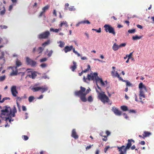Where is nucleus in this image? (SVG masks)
<instances>
[{"mask_svg": "<svg viewBox=\"0 0 154 154\" xmlns=\"http://www.w3.org/2000/svg\"><path fill=\"white\" fill-rule=\"evenodd\" d=\"M94 60H98L99 61L101 62H105L104 61H103L102 60H100V59H97V58H94Z\"/></svg>", "mask_w": 154, "mask_h": 154, "instance_id": "nucleus-56", "label": "nucleus"}, {"mask_svg": "<svg viewBox=\"0 0 154 154\" xmlns=\"http://www.w3.org/2000/svg\"><path fill=\"white\" fill-rule=\"evenodd\" d=\"M126 45V44L125 43H122L120 45H119V47L120 48H121L123 47H125Z\"/></svg>", "mask_w": 154, "mask_h": 154, "instance_id": "nucleus-49", "label": "nucleus"}, {"mask_svg": "<svg viewBox=\"0 0 154 154\" xmlns=\"http://www.w3.org/2000/svg\"><path fill=\"white\" fill-rule=\"evenodd\" d=\"M49 6L48 5H47L44 7L42 8V11L40 14L39 16L40 17H42L44 14L45 12L49 9Z\"/></svg>", "mask_w": 154, "mask_h": 154, "instance_id": "nucleus-15", "label": "nucleus"}, {"mask_svg": "<svg viewBox=\"0 0 154 154\" xmlns=\"http://www.w3.org/2000/svg\"><path fill=\"white\" fill-rule=\"evenodd\" d=\"M7 117H5V121H7L8 120H9V122H11V121H13V120H14L13 119H12V120L11 119V117H8V116H7Z\"/></svg>", "mask_w": 154, "mask_h": 154, "instance_id": "nucleus-32", "label": "nucleus"}, {"mask_svg": "<svg viewBox=\"0 0 154 154\" xmlns=\"http://www.w3.org/2000/svg\"><path fill=\"white\" fill-rule=\"evenodd\" d=\"M96 91L98 93V96L99 99L103 103L108 102L109 100L107 96L105 94L104 92H103L100 93L96 88Z\"/></svg>", "mask_w": 154, "mask_h": 154, "instance_id": "nucleus-4", "label": "nucleus"}, {"mask_svg": "<svg viewBox=\"0 0 154 154\" xmlns=\"http://www.w3.org/2000/svg\"><path fill=\"white\" fill-rule=\"evenodd\" d=\"M140 143L141 145H145V143L144 141H141L140 142Z\"/></svg>", "mask_w": 154, "mask_h": 154, "instance_id": "nucleus-62", "label": "nucleus"}, {"mask_svg": "<svg viewBox=\"0 0 154 154\" xmlns=\"http://www.w3.org/2000/svg\"><path fill=\"white\" fill-rule=\"evenodd\" d=\"M0 11V14L2 15H3L5 12V9L4 6H2V8L1 9H0V11Z\"/></svg>", "mask_w": 154, "mask_h": 154, "instance_id": "nucleus-25", "label": "nucleus"}, {"mask_svg": "<svg viewBox=\"0 0 154 154\" xmlns=\"http://www.w3.org/2000/svg\"><path fill=\"white\" fill-rule=\"evenodd\" d=\"M135 30L134 29H129L128 31V32L129 33H133L135 32Z\"/></svg>", "mask_w": 154, "mask_h": 154, "instance_id": "nucleus-41", "label": "nucleus"}, {"mask_svg": "<svg viewBox=\"0 0 154 154\" xmlns=\"http://www.w3.org/2000/svg\"><path fill=\"white\" fill-rule=\"evenodd\" d=\"M73 48V46L72 45L70 46H66L64 48L63 50L65 53H66L72 50H73V48Z\"/></svg>", "mask_w": 154, "mask_h": 154, "instance_id": "nucleus-14", "label": "nucleus"}, {"mask_svg": "<svg viewBox=\"0 0 154 154\" xmlns=\"http://www.w3.org/2000/svg\"><path fill=\"white\" fill-rule=\"evenodd\" d=\"M88 100L89 102H92L93 101V98L91 96H89L88 98Z\"/></svg>", "mask_w": 154, "mask_h": 154, "instance_id": "nucleus-40", "label": "nucleus"}, {"mask_svg": "<svg viewBox=\"0 0 154 154\" xmlns=\"http://www.w3.org/2000/svg\"><path fill=\"white\" fill-rule=\"evenodd\" d=\"M82 24H90V22L89 20H84L81 21Z\"/></svg>", "mask_w": 154, "mask_h": 154, "instance_id": "nucleus-31", "label": "nucleus"}, {"mask_svg": "<svg viewBox=\"0 0 154 154\" xmlns=\"http://www.w3.org/2000/svg\"><path fill=\"white\" fill-rule=\"evenodd\" d=\"M73 52L75 54H76L78 57H79L80 56V54L78 52L75 50V48H73Z\"/></svg>", "mask_w": 154, "mask_h": 154, "instance_id": "nucleus-39", "label": "nucleus"}, {"mask_svg": "<svg viewBox=\"0 0 154 154\" xmlns=\"http://www.w3.org/2000/svg\"><path fill=\"white\" fill-rule=\"evenodd\" d=\"M0 27L1 28V29H6L8 28L7 26L5 25H1L0 26Z\"/></svg>", "mask_w": 154, "mask_h": 154, "instance_id": "nucleus-48", "label": "nucleus"}, {"mask_svg": "<svg viewBox=\"0 0 154 154\" xmlns=\"http://www.w3.org/2000/svg\"><path fill=\"white\" fill-rule=\"evenodd\" d=\"M22 110L23 111H25L26 110V109L25 106H22Z\"/></svg>", "mask_w": 154, "mask_h": 154, "instance_id": "nucleus-61", "label": "nucleus"}, {"mask_svg": "<svg viewBox=\"0 0 154 154\" xmlns=\"http://www.w3.org/2000/svg\"><path fill=\"white\" fill-rule=\"evenodd\" d=\"M105 30L106 32H109V33H112L115 35L116 32H115L114 29L110 25L108 24H105L104 26Z\"/></svg>", "mask_w": 154, "mask_h": 154, "instance_id": "nucleus-6", "label": "nucleus"}, {"mask_svg": "<svg viewBox=\"0 0 154 154\" xmlns=\"http://www.w3.org/2000/svg\"><path fill=\"white\" fill-rule=\"evenodd\" d=\"M121 108L123 111H126L128 110V107L125 106H122L121 107Z\"/></svg>", "mask_w": 154, "mask_h": 154, "instance_id": "nucleus-28", "label": "nucleus"}, {"mask_svg": "<svg viewBox=\"0 0 154 154\" xmlns=\"http://www.w3.org/2000/svg\"><path fill=\"white\" fill-rule=\"evenodd\" d=\"M50 43V41L49 40H48L47 41L43 43L42 45L44 47H45L47 45H49Z\"/></svg>", "mask_w": 154, "mask_h": 154, "instance_id": "nucleus-30", "label": "nucleus"}, {"mask_svg": "<svg viewBox=\"0 0 154 154\" xmlns=\"http://www.w3.org/2000/svg\"><path fill=\"white\" fill-rule=\"evenodd\" d=\"M44 49V48H42V47H40L38 48L36 50V51L38 54H41L42 51H43ZM41 54H40L37 57H39Z\"/></svg>", "mask_w": 154, "mask_h": 154, "instance_id": "nucleus-20", "label": "nucleus"}, {"mask_svg": "<svg viewBox=\"0 0 154 154\" xmlns=\"http://www.w3.org/2000/svg\"><path fill=\"white\" fill-rule=\"evenodd\" d=\"M53 51L52 50H51L50 51L49 53L48 54V56L49 57H50L51 56L53 53Z\"/></svg>", "mask_w": 154, "mask_h": 154, "instance_id": "nucleus-47", "label": "nucleus"}, {"mask_svg": "<svg viewBox=\"0 0 154 154\" xmlns=\"http://www.w3.org/2000/svg\"><path fill=\"white\" fill-rule=\"evenodd\" d=\"M92 30L96 31L98 33H100L101 32V28H100L98 30L96 29H92Z\"/></svg>", "mask_w": 154, "mask_h": 154, "instance_id": "nucleus-42", "label": "nucleus"}, {"mask_svg": "<svg viewBox=\"0 0 154 154\" xmlns=\"http://www.w3.org/2000/svg\"><path fill=\"white\" fill-rule=\"evenodd\" d=\"M73 66H70V68L71 69V70L73 72H74L75 70L77 68V65L76 63L74 61H73Z\"/></svg>", "mask_w": 154, "mask_h": 154, "instance_id": "nucleus-18", "label": "nucleus"}, {"mask_svg": "<svg viewBox=\"0 0 154 154\" xmlns=\"http://www.w3.org/2000/svg\"><path fill=\"white\" fill-rule=\"evenodd\" d=\"M50 35V32L49 31H47L39 34L38 35V38L39 39H46Z\"/></svg>", "mask_w": 154, "mask_h": 154, "instance_id": "nucleus-8", "label": "nucleus"}, {"mask_svg": "<svg viewBox=\"0 0 154 154\" xmlns=\"http://www.w3.org/2000/svg\"><path fill=\"white\" fill-rule=\"evenodd\" d=\"M139 96L140 99V100L142 99V98H145V96L144 94V92L143 89H140V93Z\"/></svg>", "mask_w": 154, "mask_h": 154, "instance_id": "nucleus-16", "label": "nucleus"}, {"mask_svg": "<svg viewBox=\"0 0 154 154\" xmlns=\"http://www.w3.org/2000/svg\"><path fill=\"white\" fill-rule=\"evenodd\" d=\"M68 8L69 10L71 11H75L76 10L75 8H74V6H70Z\"/></svg>", "mask_w": 154, "mask_h": 154, "instance_id": "nucleus-37", "label": "nucleus"}, {"mask_svg": "<svg viewBox=\"0 0 154 154\" xmlns=\"http://www.w3.org/2000/svg\"><path fill=\"white\" fill-rule=\"evenodd\" d=\"M81 90L80 91H82L83 93L85 92V91L86 89L85 88L83 87L82 86L80 87Z\"/></svg>", "mask_w": 154, "mask_h": 154, "instance_id": "nucleus-46", "label": "nucleus"}, {"mask_svg": "<svg viewBox=\"0 0 154 154\" xmlns=\"http://www.w3.org/2000/svg\"><path fill=\"white\" fill-rule=\"evenodd\" d=\"M90 68H91V67H90V65H88L87 68L86 69H85L83 71V72H87V71H88L90 69Z\"/></svg>", "mask_w": 154, "mask_h": 154, "instance_id": "nucleus-36", "label": "nucleus"}, {"mask_svg": "<svg viewBox=\"0 0 154 154\" xmlns=\"http://www.w3.org/2000/svg\"><path fill=\"white\" fill-rule=\"evenodd\" d=\"M151 133L149 132L144 131L143 132V135L144 137H145L149 136L151 135Z\"/></svg>", "mask_w": 154, "mask_h": 154, "instance_id": "nucleus-24", "label": "nucleus"}, {"mask_svg": "<svg viewBox=\"0 0 154 154\" xmlns=\"http://www.w3.org/2000/svg\"><path fill=\"white\" fill-rule=\"evenodd\" d=\"M47 60V58L46 57H45L40 59V62L42 63L46 61Z\"/></svg>", "mask_w": 154, "mask_h": 154, "instance_id": "nucleus-44", "label": "nucleus"}, {"mask_svg": "<svg viewBox=\"0 0 154 154\" xmlns=\"http://www.w3.org/2000/svg\"><path fill=\"white\" fill-rule=\"evenodd\" d=\"M35 99L34 97L33 96H31L29 97L28 100L29 102H31L33 100Z\"/></svg>", "mask_w": 154, "mask_h": 154, "instance_id": "nucleus-33", "label": "nucleus"}, {"mask_svg": "<svg viewBox=\"0 0 154 154\" xmlns=\"http://www.w3.org/2000/svg\"><path fill=\"white\" fill-rule=\"evenodd\" d=\"M22 97H17V101H20L21 100V99H22ZM17 105H18V103L17 102Z\"/></svg>", "mask_w": 154, "mask_h": 154, "instance_id": "nucleus-51", "label": "nucleus"}, {"mask_svg": "<svg viewBox=\"0 0 154 154\" xmlns=\"http://www.w3.org/2000/svg\"><path fill=\"white\" fill-rule=\"evenodd\" d=\"M9 68H11L12 69V72L10 74L11 75H17L18 70L17 68L14 66H11Z\"/></svg>", "mask_w": 154, "mask_h": 154, "instance_id": "nucleus-12", "label": "nucleus"}, {"mask_svg": "<svg viewBox=\"0 0 154 154\" xmlns=\"http://www.w3.org/2000/svg\"><path fill=\"white\" fill-rule=\"evenodd\" d=\"M100 83L102 86H104L105 85L104 82H103V80H101V81L100 82Z\"/></svg>", "mask_w": 154, "mask_h": 154, "instance_id": "nucleus-63", "label": "nucleus"}, {"mask_svg": "<svg viewBox=\"0 0 154 154\" xmlns=\"http://www.w3.org/2000/svg\"><path fill=\"white\" fill-rule=\"evenodd\" d=\"M58 30H57V29H54L52 28H51L50 29V32H58Z\"/></svg>", "mask_w": 154, "mask_h": 154, "instance_id": "nucleus-35", "label": "nucleus"}, {"mask_svg": "<svg viewBox=\"0 0 154 154\" xmlns=\"http://www.w3.org/2000/svg\"><path fill=\"white\" fill-rule=\"evenodd\" d=\"M123 115L124 116V117L126 119H128V117L125 113H123Z\"/></svg>", "mask_w": 154, "mask_h": 154, "instance_id": "nucleus-58", "label": "nucleus"}, {"mask_svg": "<svg viewBox=\"0 0 154 154\" xmlns=\"http://www.w3.org/2000/svg\"><path fill=\"white\" fill-rule=\"evenodd\" d=\"M12 3H13V5H16V3L17 2V0H11Z\"/></svg>", "mask_w": 154, "mask_h": 154, "instance_id": "nucleus-52", "label": "nucleus"}, {"mask_svg": "<svg viewBox=\"0 0 154 154\" xmlns=\"http://www.w3.org/2000/svg\"><path fill=\"white\" fill-rule=\"evenodd\" d=\"M131 142H134V140L133 139H128V143L126 144V147L124 145L121 147L117 146L118 149L119 150V154H126L127 150L129 149L131 146Z\"/></svg>", "mask_w": 154, "mask_h": 154, "instance_id": "nucleus-3", "label": "nucleus"}, {"mask_svg": "<svg viewBox=\"0 0 154 154\" xmlns=\"http://www.w3.org/2000/svg\"><path fill=\"white\" fill-rule=\"evenodd\" d=\"M47 66V64L45 63H43L41 64L40 66L42 68H45Z\"/></svg>", "mask_w": 154, "mask_h": 154, "instance_id": "nucleus-45", "label": "nucleus"}, {"mask_svg": "<svg viewBox=\"0 0 154 154\" xmlns=\"http://www.w3.org/2000/svg\"><path fill=\"white\" fill-rule=\"evenodd\" d=\"M83 80L84 82H86V80H94L95 79L96 82L97 86L98 88L101 91L102 90L101 88L98 85L97 82H100L102 79L100 78L98 76L97 73V72H94V73H90V74L88 75L87 78H85V76L83 77Z\"/></svg>", "mask_w": 154, "mask_h": 154, "instance_id": "nucleus-2", "label": "nucleus"}, {"mask_svg": "<svg viewBox=\"0 0 154 154\" xmlns=\"http://www.w3.org/2000/svg\"><path fill=\"white\" fill-rule=\"evenodd\" d=\"M71 136L75 139L78 138V136L77 134L75 129H73L72 131Z\"/></svg>", "mask_w": 154, "mask_h": 154, "instance_id": "nucleus-17", "label": "nucleus"}, {"mask_svg": "<svg viewBox=\"0 0 154 154\" xmlns=\"http://www.w3.org/2000/svg\"><path fill=\"white\" fill-rule=\"evenodd\" d=\"M15 63L16 66L15 67L17 68V67H19L22 65V63L20 60H18V59H17L16 60Z\"/></svg>", "mask_w": 154, "mask_h": 154, "instance_id": "nucleus-19", "label": "nucleus"}, {"mask_svg": "<svg viewBox=\"0 0 154 154\" xmlns=\"http://www.w3.org/2000/svg\"><path fill=\"white\" fill-rule=\"evenodd\" d=\"M22 138L25 140H27L29 139L28 137L26 135H23Z\"/></svg>", "mask_w": 154, "mask_h": 154, "instance_id": "nucleus-38", "label": "nucleus"}, {"mask_svg": "<svg viewBox=\"0 0 154 154\" xmlns=\"http://www.w3.org/2000/svg\"><path fill=\"white\" fill-rule=\"evenodd\" d=\"M125 82H126V86H131L132 85V84L130 83V82H128L127 81H125Z\"/></svg>", "mask_w": 154, "mask_h": 154, "instance_id": "nucleus-43", "label": "nucleus"}, {"mask_svg": "<svg viewBox=\"0 0 154 154\" xmlns=\"http://www.w3.org/2000/svg\"><path fill=\"white\" fill-rule=\"evenodd\" d=\"M133 53V52L131 53L129 55H128V59H129L131 58Z\"/></svg>", "mask_w": 154, "mask_h": 154, "instance_id": "nucleus-60", "label": "nucleus"}, {"mask_svg": "<svg viewBox=\"0 0 154 154\" xmlns=\"http://www.w3.org/2000/svg\"><path fill=\"white\" fill-rule=\"evenodd\" d=\"M142 36H138L137 35L134 36L132 37V39L134 40H136L137 39H139L141 38Z\"/></svg>", "mask_w": 154, "mask_h": 154, "instance_id": "nucleus-26", "label": "nucleus"}, {"mask_svg": "<svg viewBox=\"0 0 154 154\" xmlns=\"http://www.w3.org/2000/svg\"><path fill=\"white\" fill-rule=\"evenodd\" d=\"M75 94L76 95L79 96L81 100L83 102H85L87 101V99L85 97L86 95L81 91H76L75 92Z\"/></svg>", "mask_w": 154, "mask_h": 154, "instance_id": "nucleus-7", "label": "nucleus"}, {"mask_svg": "<svg viewBox=\"0 0 154 154\" xmlns=\"http://www.w3.org/2000/svg\"><path fill=\"white\" fill-rule=\"evenodd\" d=\"M63 25H64L66 27L68 26L67 22L65 21H61L60 24L59 25V27H62Z\"/></svg>", "mask_w": 154, "mask_h": 154, "instance_id": "nucleus-21", "label": "nucleus"}, {"mask_svg": "<svg viewBox=\"0 0 154 154\" xmlns=\"http://www.w3.org/2000/svg\"><path fill=\"white\" fill-rule=\"evenodd\" d=\"M38 85L36 84L35 85L33 86L32 89V90L34 92H36L40 90H41L42 93H43L48 90V88L46 85H44V86H42L41 87L36 86Z\"/></svg>", "mask_w": 154, "mask_h": 154, "instance_id": "nucleus-5", "label": "nucleus"}, {"mask_svg": "<svg viewBox=\"0 0 154 154\" xmlns=\"http://www.w3.org/2000/svg\"><path fill=\"white\" fill-rule=\"evenodd\" d=\"M60 43L59 46L60 48H63L64 47L65 45V43L64 42L62 41H60L59 42H58V43Z\"/></svg>", "mask_w": 154, "mask_h": 154, "instance_id": "nucleus-27", "label": "nucleus"}, {"mask_svg": "<svg viewBox=\"0 0 154 154\" xmlns=\"http://www.w3.org/2000/svg\"><path fill=\"white\" fill-rule=\"evenodd\" d=\"M137 28L140 29H142L143 28V26H142L139 24L137 25Z\"/></svg>", "mask_w": 154, "mask_h": 154, "instance_id": "nucleus-57", "label": "nucleus"}, {"mask_svg": "<svg viewBox=\"0 0 154 154\" xmlns=\"http://www.w3.org/2000/svg\"><path fill=\"white\" fill-rule=\"evenodd\" d=\"M14 5L12 4L10 5L8 8V10L9 11H11Z\"/></svg>", "mask_w": 154, "mask_h": 154, "instance_id": "nucleus-50", "label": "nucleus"}, {"mask_svg": "<svg viewBox=\"0 0 154 154\" xmlns=\"http://www.w3.org/2000/svg\"><path fill=\"white\" fill-rule=\"evenodd\" d=\"M6 79V76L5 75L0 76V82L4 81Z\"/></svg>", "mask_w": 154, "mask_h": 154, "instance_id": "nucleus-34", "label": "nucleus"}, {"mask_svg": "<svg viewBox=\"0 0 154 154\" xmlns=\"http://www.w3.org/2000/svg\"><path fill=\"white\" fill-rule=\"evenodd\" d=\"M112 110L116 115L119 116L121 115V112L115 107H112Z\"/></svg>", "mask_w": 154, "mask_h": 154, "instance_id": "nucleus-13", "label": "nucleus"}, {"mask_svg": "<svg viewBox=\"0 0 154 154\" xmlns=\"http://www.w3.org/2000/svg\"><path fill=\"white\" fill-rule=\"evenodd\" d=\"M109 147V146H106L105 147L104 149V151L106 153V152Z\"/></svg>", "mask_w": 154, "mask_h": 154, "instance_id": "nucleus-53", "label": "nucleus"}, {"mask_svg": "<svg viewBox=\"0 0 154 154\" xmlns=\"http://www.w3.org/2000/svg\"><path fill=\"white\" fill-rule=\"evenodd\" d=\"M17 112L16 108L14 106L12 109L9 106H5L3 108V109L1 111L0 117L3 118V116H7L14 117L15 113Z\"/></svg>", "mask_w": 154, "mask_h": 154, "instance_id": "nucleus-1", "label": "nucleus"}, {"mask_svg": "<svg viewBox=\"0 0 154 154\" xmlns=\"http://www.w3.org/2000/svg\"><path fill=\"white\" fill-rule=\"evenodd\" d=\"M129 113H135L136 112V111L134 110L131 109L129 110Z\"/></svg>", "mask_w": 154, "mask_h": 154, "instance_id": "nucleus-55", "label": "nucleus"}, {"mask_svg": "<svg viewBox=\"0 0 154 154\" xmlns=\"http://www.w3.org/2000/svg\"><path fill=\"white\" fill-rule=\"evenodd\" d=\"M53 14L55 17L57 16V12L55 9L53 10Z\"/></svg>", "mask_w": 154, "mask_h": 154, "instance_id": "nucleus-59", "label": "nucleus"}, {"mask_svg": "<svg viewBox=\"0 0 154 154\" xmlns=\"http://www.w3.org/2000/svg\"><path fill=\"white\" fill-rule=\"evenodd\" d=\"M139 88L140 90L143 89L142 88H144V90L146 91V87L143 84L142 82H140L139 85Z\"/></svg>", "mask_w": 154, "mask_h": 154, "instance_id": "nucleus-23", "label": "nucleus"}, {"mask_svg": "<svg viewBox=\"0 0 154 154\" xmlns=\"http://www.w3.org/2000/svg\"><path fill=\"white\" fill-rule=\"evenodd\" d=\"M26 61L28 64L30 65L32 67L34 66L36 63V62L32 60L29 57L26 58Z\"/></svg>", "mask_w": 154, "mask_h": 154, "instance_id": "nucleus-10", "label": "nucleus"}, {"mask_svg": "<svg viewBox=\"0 0 154 154\" xmlns=\"http://www.w3.org/2000/svg\"><path fill=\"white\" fill-rule=\"evenodd\" d=\"M31 69H27L28 74L27 76L32 79H34L37 76V72L35 71H30Z\"/></svg>", "mask_w": 154, "mask_h": 154, "instance_id": "nucleus-9", "label": "nucleus"}, {"mask_svg": "<svg viewBox=\"0 0 154 154\" xmlns=\"http://www.w3.org/2000/svg\"><path fill=\"white\" fill-rule=\"evenodd\" d=\"M115 77H119V73L117 72H116V74H115Z\"/></svg>", "mask_w": 154, "mask_h": 154, "instance_id": "nucleus-64", "label": "nucleus"}, {"mask_svg": "<svg viewBox=\"0 0 154 154\" xmlns=\"http://www.w3.org/2000/svg\"><path fill=\"white\" fill-rule=\"evenodd\" d=\"M4 55L5 54L4 51L1 52V55L0 56V60L3 59V60L5 61Z\"/></svg>", "mask_w": 154, "mask_h": 154, "instance_id": "nucleus-29", "label": "nucleus"}, {"mask_svg": "<svg viewBox=\"0 0 154 154\" xmlns=\"http://www.w3.org/2000/svg\"><path fill=\"white\" fill-rule=\"evenodd\" d=\"M16 86L15 85L12 86L11 88V92L12 95L14 97H17V94H18V92L16 89Z\"/></svg>", "mask_w": 154, "mask_h": 154, "instance_id": "nucleus-11", "label": "nucleus"}, {"mask_svg": "<svg viewBox=\"0 0 154 154\" xmlns=\"http://www.w3.org/2000/svg\"><path fill=\"white\" fill-rule=\"evenodd\" d=\"M91 91V89L90 88H89V89H87L85 93H84L86 95L88 93L89 91Z\"/></svg>", "mask_w": 154, "mask_h": 154, "instance_id": "nucleus-54", "label": "nucleus"}, {"mask_svg": "<svg viewBox=\"0 0 154 154\" xmlns=\"http://www.w3.org/2000/svg\"><path fill=\"white\" fill-rule=\"evenodd\" d=\"M119 48V45H118L116 44V43H115L113 45L112 48L114 51H117Z\"/></svg>", "mask_w": 154, "mask_h": 154, "instance_id": "nucleus-22", "label": "nucleus"}]
</instances>
